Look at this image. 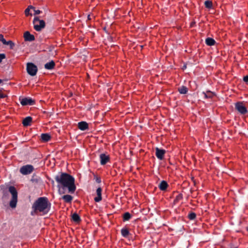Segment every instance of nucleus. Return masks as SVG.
Returning <instances> with one entry per match:
<instances>
[{
  "label": "nucleus",
  "mask_w": 248,
  "mask_h": 248,
  "mask_svg": "<svg viewBox=\"0 0 248 248\" xmlns=\"http://www.w3.org/2000/svg\"><path fill=\"white\" fill-rule=\"evenodd\" d=\"M55 179L57 183L59 194H64L66 188H67L69 192L71 193L75 191L76 186L75 185V179L71 175L66 173H61L56 175Z\"/></svg>",
  "instance_id": "f257e3e1"
},
{
  "label": "nucleus",
  "mask_w": 248,
  "mask_h": 248,
  "mask_svg": "<svg viewBox=\"0 0 248 248\" xmlns=\"http://www.w3.org/2000/svg\"><path fill=\"white\" fill-rule=\"evenodd\" d=\"M51 205L46 197H40L34 202L32 209L34 213L39 212L42 215H45L50 211Z\"/></svg>",
  "instance_id": "f03ea898"
},
{
  "label": "nucleus",
  "mask_w": 248,
  "mask_h": 248,
  "mask_svg": "<svg viewBox=\"0 0 248 248\" xmlns=\"http://www.w3.org/2000/svg\"><path fill=\"white\" fill-rule=\"evenodd\" d=\"M9 191L12 196L9 203L10 206L12 208H14L16 207L17 202V192L14 186L9 187Z\"/></svg>",
  "instance_id": "7ed1b4c3"
},
{
  "label": "nucleus",
  "mask_w": 248,
  "mask_h": 248,
  "mask_svg": "<svg viewBox=\"0 0 248 248\" xmlns=\"http://www.w3.org/2000/svg\"><path fill=\"white\" fill-rule=\"evenodd\" d=\"M34 29L36 31H40L45 27V22L43 20H40L38 17H35L33 21Z\"/></svg>",
  "instance_id": "20e7f679"
},
{
  "label": "nucleus",
  "mask_w": 248,
  "mask_h": 248,
  "mask_svg": "<svg viewBox=\"0 0 248 248\" xmlns=\"http://www.w3.org/2000/svg\"><path fill=\"white\" fill-rule=\"evenodd\" d=\"M38 69L34 63L31 62L28 63L27 64V71L28 73L31 76H34L36 75Z\"/></svg>",
  "instance_id": "39448f33"
},
{
  "label": "nucleus",
  "mask_w": 248,
  "mask_h": 248,
  "mask_svg": "<svg viewBox=\"0 0 248 248\" xmlns=\"http://www.w3.org/2000/svg\"><path fill=\"white\" fill-rule=\"evenodd\" d=\"M34 170V167L31 165L23 166L20 169L19 171L23 175L31 174Z\"/></svg>",
  "instance_id": "423d86ee"
},
{
  "label": "nucleus",
  "mask_w": 248,
  "mask_h": 248,
  "mask_svg": "<svg viewBox=\"0 0 248 248\" xmlns=\"http://www.w3.org/2000/svg\"><path fill=\"white\" fill-rule=\"evenodd\" d=\"M235 108L241 114L245 115L248 113L247 108L242 102H236L235 104Z\"/></svg>",
  "instance_id": "0eeeda50"
},
{
  "label": "nucleus",
  "mask_w": 248,
  "mask_h": 248,
  "mask_svg": "<svg viewBox=\"0 0 248 248\" xmlns=\"http://www.w3.org/2000/svg\"><path fill=\"white\" fill-rule=\"evenodd\" d=\"M99 158L100 160V164L102 165H105L110 160L109 156L105 154H100L99 155Z\"/></svg>",
  "instance_id": "6e6552de"
},
{
  "label": "nucleus",
  "mask_w": 248,
  "mask_h": 248,
  "mask_svg": "<svg viewBox=\"0 0 248 248\" xmlns=\"http://www.w3.org/2000/svg\"><path fill=\"white\" fill-rule=\"evenodd\" d=\"M102 189L101 188V187H99L97 188L96 190V196L94 198V201L96 202H99L102 200Z\"/></svg>",
  "instance_id": "1a4fd4ad"
},
{
  "label": "nucleus",
  "mask_w": 248,
  "mask_h": 248,
  "mask_svg": "<svg viewBox=\"0 0 248 248\" xmlns=\"http://www.w3.org/2000/svg\"><path fill=\"white\" fill-rule=\"evenodd\" d=\"M166 153L165 150L160 149L158 148L155 149V155L157 158L159 160L163 159L164 155Z\"/></svg>",
  "instance_id": "9d476101"
},
{
  "label": "nucleus",
  "mask_w": 248,
  "mask_h": 248,
  "mask_svg": "<svg viewBox=\"0 0 248 248\" xmlns=\"http://www.w3.org/2000/svg\"><path fill=\"white\" fill-rule=\"evenodd\" d=\"M20 103L22 106L33 105L34 104V101L30 98H24L20 101Z\"/></svg>",
  "instance_id": "9b49d317"
},
{
  "label": "nucleus",
  "mask_w": 248,
  "mask_h": 248,
  "mask_svg": "<svg viewBox=\"0 0 248 248\" xmlns=\"http://www.w3.org/2000/svg\"><path fill=\"white\" fill-rule=\"evenodd\" d=\"M24 39L26 41H32L34 40L35 38L34 35L31 34L30 32L26 31L24 34Z\"/></svg>",
  "instance_id": "f8f14e48"
},
{
  "label": "nucleus",
  "mask_w": 248,
  "mask_h": 248,
  "mask_svg": "<svg viewBox=\"0 0 248 248\" xmlns=\"http://www.w3.org/2000/svg\"><path fill=\"white\" fill-rule=\"evenodd\" d=\"M78 127L80 130L84 131L88 129V124L86 122L82 121L78 123Z\"/></svg>",
  "instance_id": "ddd939ff"
},
{
  "label": "nucleus",
  "mask_w": 248,
  "mask_h": 248,
  "mask_svg": "<svg viewBox=\"0 0 248 248\" xmlns=\"http://www.w3.org/2000/svg\"><path fill=\"white\" fill-rule=\"evenodd\" d=\"M168 186V184L166 181L163 180L161 182L158 186V187L162 191H165L166 190Z\"/></svg>",
  "instance_id": "4468645a"
},
{
  "label": "nucleus",
  "mask_w": 248,
  "mask_h": 248,
  "mask_svg": "<svg viewBox=\"0 0 248 248\" xmlns=\"http://www.w3.org/2000/svg\"><path fill=\"white\" fill-rule=\"evenodd\" d=\"M55 65V63L53 61H51L48 62L46 63L45 64V68L46 69L52 70L53 69Z\"/></svg>",
  "instance_id": "2eb2a0df"
},
{
  "label": "nucleus",
  "mask_w": 248,
  "mask_h": 248,
  "mask_svg": "<svg viewBox=\"0 0 248 248\" xmlns=\"http://www.w3.org/2000/svg\"><path fill=\"white\" fill-rule=\"evenodd\" d=\"M31 121L32 118L31 117H27L23 120L22 124L25 126H29L30 125Z\"/></svg>",
  "instance_id": "dca6fc26"
},
{
  "label": "nucleus",
  "mask_w": 248,
  "mask_h": 248,
  "mask_svg": "<svg viewBox=\"0 0 248 248\" xmlns=\"http://www.w3.org/2000/svg\"><path fill=\"white\" fill-rule=\"evenodd\" d=\"M41 138L43 141L46 142L50 140V135L48 133H43L41 135Z\"/></svg>",
  "instance_id": "f3484780"
},
{
  "label": "nucleus",
  "mask_w": 248,
  "mask_h": 248,
  "mask_svg": "<svg viewBox=\"0 0 248 248\" xmlns=\"http://www.w3.org/2000/svg\"><path fill=\"white\" fill-rule=\"evenodd\" d=\"M62 198L66 203H71L73 200V197L70 195H63Z\"/></svg>",
  "instance_id": "a211bd4d"
},
{
  "label": "nucleus",
  "mask_w": 248,
  "mask_h": 248,
  "mask_svg": "<svg viewBox=\"0 0 248 248\" xmlns=\"http://www.w3.org/2000/svg\"><path fill=\"white\" fill-rule=\"evenodd\" d=\"M121 232L122 235L124 238H127L130 234L128 229L126 228H122Z\"/></svg>",
  "instance_id": "6ab92c4d"
},
{
  "label": "nucleus",
  "mask_w": 248,
  "mask_h": 248,
  "mask_svg": "<svg viewBox=\"0 0 248 248\" xmlns=\"http://www.w3.org/2000/svg\"><path fill=\"white\" fill-rule=\"evenodd\" d=\"M205 43L208 46H212L215 44L216 41L214 39L208 37L205 39Z\"/></svg>",
  "instance_id": "aec40b11"
},
{
  "label": "nucleus",
  "mask_w": 248,
  "mask_h": 248,
  "mask_svg": "<svg viewBox=\"0 0 248 248\" xmlns=\"http://www.w3.org/2000/svg\"><path fill=\"white\" fill-rule=\"evenodd\" d=\"M178 91L181 94H186L188 92V89L186 86H182L178 88Z\"/></svg>",
  "instance_id": "412c9836"
},
{
  "label": "nucleus",
  "mask_w": 248,
  "mask_h": 248,
  "mask_svg": "<svg viewBox=\"0 0 248 248\" xmlns=\"http://www.w3.org/2000/svg\"><path fill=\"white\" fill-rule=\"evenodd\" d=\"M72 218L74 222L77 223L79 222L81 220L79 216L77 213H74L72 215Z\"/></svg>",
  "instance_id": "4be33fe9"
},
{
  "label": "nucleus",
  "mask_w": 248,
  "mask_h": 248,
  "mask_svg": "<svg viewBox=\"0 0 248 248\" xmlns=\"http://www.w3.org/2000/svg\"><path fill=\"white\" fill-rule=\"evenodd\" d=\"M131 215L129 212H126L123 215V221L129 220L131 218Z\"/></svg>",
  "instance_id": "5701e85b"
},
{
  "label": "nucleus",
  "mask_w": 248,
  "mask_h": 248,
  "mask_svg": "<svg viewBox=\"0 0 248 248\" xmlns=\"http://www.w3.org/2000/svg\"><path fill=\"white\" fill-rule=\"evenodd\" d=\"M182 199L183 195L182 194H179L176 196L173 202L175 204H176L178 203L180 201L182 200Z\"/></svg>",
  "instance_id": "b1692460"
},
{
  "label": "nucleus",
  "mask_w": 248,
  "mask_h": 248,
  "mask_svg": "<svg viewBox=\"0 0 248 248\" xmlns=\"http://www.w3.org/2000/svg\"><path fill=\"white\" fill-rule=\"evenodd\" d=\"M4 45H9L10 49H13L14 48V47L15 46V43L11 40L8 41L6 40L5 43L4 44Z\"/></svg>",
  "instance_id": "393cba45"
},
{
  "label": "nucleus",
  "mask_w": 248,
  "mask_h": 248,
  "mask_svg": "<svg viewBox=\"0 0 248 248\" xmlns=\"http://www.w3.org/2000/svg\"><path fill=\"white\" fill-rule=\"evenodd\" d=\"M204 5L206 8L208 9H211L212 8L213 4L211 1L210 0H206L204 2Z\"/></svg>",
  "instance_id": "a878e982"
},
{
  "label": "nucleus",
  "mask_w": 248,
  "mask_h": 248,
  "mask_svg": "<svg viewBox=\"0 0 248 248\" xmlns=\"http://www.w3.org/2000/svg\"><path fill=\"white\" fill-rule=\"evenodd\" d=\"M211 92L210 91L207 92V93L203 92L202 94L204 95V97L205 98H211L212 97V95L211 94Z\"/></svg>",
  "instance_id": "bb28decb"
},
{
  "label": "nucleus",
  "mask_w": 248,
  "mask_h": 248,
  "mask_svg": "<svg viewBox=\"0 0 248 248\" xmlns=\"http://www.w3.org/2000/svg\"><path fill=\"white\" fill-rule=\"evenodd\" d=\"M31 9H34V7L32 6H29L25 11V14L26 16H28L30 15V11Z\"/></svg>",
  "instance_id": "cd10ccee"
},
{
  "label": "nucleus",
  "mask_w": 248,
  "mask_h": 248,
  "mask_svg": "<svg viewBox=\"0 0 248 248\" xmlns=\"http://www.w3.org/2000/svg\"><path fill=\"white\" fill-rule=\"evenodd\" d=\"M188 217L190 220H193L196 218V215L195 213L192 212L188 215Z\"/></svg>",
  "instance_id": "c85d7f7f"
},
{
  "label": "nucleus",
  "mask_w": 248,
  "mask_h": 248,
  "mask_svg": "<svg viewBox=\"0 0 248 248\" xmlns=\"http://www.w3.org/2000/svg\"><path fill=\"white\" fill-rule=\"evenodd\" d=\"M6 58L5 54L4 53H0V63L2 62V60Z\"/></svg>",
  "instance_id": "c756f323"
},
{
  "label": "nucleus",
  "mask_w": 248,
  "mask_h": 248,
  "mask_svg": "<svg viewBox=\"0 0 248 248\" xmlns=\"http://www.w3.org/2000/svg\"><path fill=\"white\" fill-rule=\"evenodd\" d=\"M94 179L96 183L99 184L101 182V178L97 176H94Z\"/></svg>",
  "instance_id": "7c9ffc66"
},
{
  "label": "nucleus",
  "mask_w": 248,
  "mask_h": 248,
  "mask_svg": "<svg viewBox=\"0 0 248 248\" xmlns=\"http://www.w3.org/2000/svg\"><path fill=\"white\" fill-rule=\"evenodd\" d=\"M6 40L4 38L3 35L2 34H0V42H2V43L4 44L5 43Z\"/></svg>",
  "instance_id": "2f4dec72"
},
{
  "label": "nucleus",
  "mask_w": 248,
  "mask_h": 248,
  "mask_svg": "<svg viewBox=\"0 0 248 248\" xmlns=\"http://www.w3.org/2000/svg\"><path fill=\"white\" fill-rule=\"evenodd\" d=\"M34 12V15H38L41 13V11L39 10H35V8L33 9Z\"/></svg>",
  "instance_id": "473e14b6"
},
{
  "label": "nucleus",
  "mask_w": 248,
  "mask_h": 248,
  "mask_svg": "<svg viewBox=\"0 0 248 248\" xmlns=\"http://www.w3.org/2000/svg\"><path fill=\"white\" fill-rule=\"evenodd\" d=\"M6 96V95L3 93L2 92H0V98H4Z\"/></svg>",
  "instance_id": "72a5a7b5"
},
{
  "label": "nucleus",
  "mask_w": 248,
  "mask_h": 248,
  "mask_svg": "<svg viewBox=\"0 0 248 248\" xmlns=\"http://www.w3.org/2000/svg\"><path fill=\"white\" fill-rule=\"evenodd\" d=\"M243 80L245 82H248V76H245L243 78Z\"/></svg>",
  "instance_id": "f704fd0d"
},
{
  "label": "nucleus",
  "mask_w": 248,
  "mask_h": 248,
  "mask_svg": "<svg viewBox=\"0 0 248 248\" xmlns=\"http://www.w3.org/2000/svg\"><path fill=\"white\" fill-rule=\"evenodd\" d=\"M88 19L89 20H91V17H90V15H88Z\"/></svg>",
  "instance_id": "c9c22d12"
},
{
  "label": "nucleus",
  "mask_w": 248,
  "mask_h": 248,
  "mask_svg": "<svg viewBox=\"0 0 248 248\" xmlns=\"http://www.w3.org/2000/svg\"><path fill=\"white\" fill-rule=\"evenodd\" d=\"M2 82V80L0 79V84Z\"/></svg>",
  "instance_id": "e433bc0d"
},
{
  "label": "nucleus",
  "mask_w": 248,
  "mask_h": 248,
  "mask_svg": "<svg viewBox=\"0 0 248 248\" xmlns=\"http://www.w3.org/2000/svg\"><path fill=\"white\" fill-rule=\"evenodd\" d=\"M31 214L32 215H33V212H31Z\"/></svg>",
  "instance_id": "4c0bfd02"
},
{
  "label": "nucleus",
  "mask_w": 248,
  "mask_h": 248,
  "mask_svg": "<svg viewBox=\"0 0 248 248\" xmlns=\"http://www.w3.org/2000/svg\"><path fill=\"white\" fill-rule=\"evenodd\" d=\"M247 230H248V228L247 229Z\"/></svg>",
  "instance_id": "58836bf2"
}]
</instances>
